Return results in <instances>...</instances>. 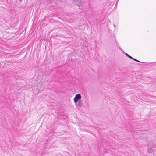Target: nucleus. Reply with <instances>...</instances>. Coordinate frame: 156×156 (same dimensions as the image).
Returning <instances> with one entry per match:
<instances>
[{"label": "nucleus", "mask_w": 156, "mask_h": 156, "mask_svg": "<svg viewBox=\"0 0 156 156\" xmlns=\"http://www.w3.org/2000/svg\"><path fill=\"white\" fill-rule=\"evenodd\" d=\"M81 96L80 94L76 95L73 99L75 103H76L78 102V101L81 99Z\"/></svg>", "instance_id": "f257e3e1"}, {"label": "nucleus", "mask_w": 156, "mask_h": 156, "mask_svg": "<svg viewBox=\"0 0 156 156\" xmlns=\"http://www.w3.org/2000/svg\"><path fill=\"white\" fill-rule=\"evenodd\" d=\"M81 1L82 0H74V2L78 6H80L81 4Z\"/></svg>", "instance_id": "f03ea898"}, {"label": "nucleus", "mask_w": 156, "mask_h": 156, "mask_svg": "<svg viewBox=\"0 0 156 156\" xmlns=\"http://www.w3.org/2000/svg\"><path fill=\"white\" fill-rule=\"evenodd\" d=\"M83 105V103L82 101L81 100L79 101L78 102V105L79 106H81Z\"/></svg>", "instance_id": "7ed1b4c3"}, {"label": "nucleus", "mask_w": 156, "mask_h": 156, "mask_svg": "<svg viewBox=\"0 0 156 156\" xmlns=\"http://www.w3.org/2000/svg\"><path fill=\"white\" fill-rule=\"evenodd\" d=\"M125 54L127 57H128L129 58H130L131 59H133V58L132 56L128 55L127 53H125Z\"/></svg>", "instance_id": "20e7f679"}, {"label": "nucleus", "mask_w": 156, "mask_h": 156, "mask_svg": "<svg viewBox=\"0 0 156 156\" xmlns=\"http://www.w3.org/2000/svg\"><path fill=\"white\" fill-rule=\"evenodd\" d=\"M132 59L134 61H136L138 62H140L138 60L136 59V58H133V59Z\"/></svg>", "instance_id": "39448f33"}, {"label": "nucleus", "mask_w": 156, "mask_h": 156, "mask_svg": "<svg viewBox=\"0 0 156 156\" xmlns=\"http://www.w3.org/2000/svg\"><path fill=\"white\" fill-rule=\"evenodd\" d=\"M114 26L115 27V25H114Z\"/></svg>", "instance_id": "423d86ee"}, {"label": "nucleus", "mask_w": 156, "mask_h": 156, "mask_svg": "<svg viewBox=\"0 0 156 156\" xmlns=\"http://www.w3.org/2000/svg\"><path fill=\"white\" fill-rule=\"evenodd\" d=\"M123 53H125V52H124V51H123Z\"/></svg>", "instance_id": "0eeeda50"}]
</instances>
